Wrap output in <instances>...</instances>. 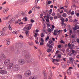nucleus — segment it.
Segmentation results:
<instances>
[{
    "mask_svg": "<svg viewBox=\"0 0 79 79\" xmlns=\"http://www.w3.org/2000/svg\"><path fill=\"white\" fill-rule=\"evenodd\" d=\"M19 37L20 38V39H23V35H20Z\"/></svg>",
    "mask_w": 79,
    "mask_h": 79,
    "instance_id": "33",
    "label": "nucleus"
},
{
    "mask_svg": "<svg viewBox=\"0 0 79 79\" xmlns=\"http://www.w3.org/2000/svg\"><path fill=\"white\" fill-rule=\"evenodd\" d=\"M35 32H36V33L38 32H39V30H38V29H36V31H35Z\"/></svg>",
    "mask_w": 79,
    "mask_h": 79,
    "instance_id": "64",
    "label": "nucleus"
},
{
    "mask_svg": "<svg viewBox=\"0 0 79 79\" xmlns=\"http://www.w3.org/2000/svg\"><path fill=\"white\" fill-rule=\"evenodd\" d=\"M0 73L2 74H6L7 73V72L6 70H2L0 71Z\"/></svg>",
    "mask_w": 79,
    "mask_h": 79,
    "instance_id": "8",
    "label": "nucleus"
},
{
    "mask_svg": "<svg viewBox=\"0 0 79 79\" xmlns=\"http://www.w3.org/2000/svg\"><path fill=\"white\" fill-rule=\"evenodd\" d=\"M6 29H7V27H5L4 28H3L2 31V33H3L4 34H5V32L6 31Z\"/></svg>",
    "mask_w": 79,
    "mask_h": 79,
    "instance_id": "10",
    "label": "nucleus"
},
{
    "mask_svg": "<svg viewBox=\"0 0 79 79\" xmlns=\"http://www.w3.org/2000/svg\"><path fill=\"white\" fill-rule=\"evenodd\" d=\"M35 77H34L33 76H31L29 77V79H35Z\"/></svg>",
    "mask_w": 79,
    "mask_h": 79,
    "instance_id": "19",
    "label": "nucleus"
},
{
    "mask_svg": "<svg viewBox=\"0 0 79 79\" xmlns=\"http://www.w3.org/2000/svg\"><path fill=\"white\" fill-rule=\"evenodd\" d=\"M19 62L20 64L22 65L25 63V60L24 59H20Z\"/></svg>",
    "mask_w": 79,
    "mask_h": 79,
    "instance_id": "6",
    "label": "nucleus"
},
{
    "mask_svg": "<svg viewBox=\"0 0 79 79\" xmlns=\"http://www.w3.org/2000/svg\"><path fill=\"white\" fill-rule=\"evenodd\" d=\"M35 42L36 44H39V42L38 41H37V40H36L35 41Z\"/></svg>",
    "mask_w": 79,
    "mask_h": 79,
    "instance_id": "54",
    "label": "nucleus"
},
{
    "mask_svg": "<svg viewBox=\"0 0 79 79\" xmlns=\"http://www.w3.org/2000/svg\"><path fill=\"white\" fill-rule=\"evenodd\" d=\"M21 19H19L17 21V23L19 24V22H21Z\"/></svg>",
    "mask_w": 79,
    "mask_h": 79,
    "instance_id": "27",
    "label": "nucleus"
},
{
    "mask_svg": "<svg viewBox=\"0 0 79 79\" xmlns=\"http://www.w3.org/2000/svg\"><path fill=\"white\" fill-rule=\"evenodd\" d=\"M69 60H70V63L71 64H73V62L74 61V59L72 58V57H69Z\"/></svg>",
    "mask_w": 79,
    "mask_h": 79,
    "instance_id": "7",
    "label": "nucleus"
},
{
    "mask_svg": "<svg viewBox=\"0 0 79 79\" xmlns=\"http://www.w3.org/2000/svg\"><path fill=\"white\" fill-rule=\"evenodd\" d=\"M41 37H44V34L43 33H41L40 34Z\"/></svg>",
    "mask_w": 79,
    "mask_h": 79,
    "instance_id": "30",
    "label": "nucleus"
},
{
    "mask_svg": "<svg viewBox=\"0 0 79 79\" xmlns=\"http://www.w3.org/2000/svg\"><path fill=\"white\" fill-rule=\"evenodd\" d=\"M44 43H43V42H41L40 43V45H44Z\"/></svg>",
    "mask_w": 79,
    "mask_h": 79,
    "instance_id": "49",
    "label": "nucleus"
},
{
    "mask_svg": "<svg viewBox=\"0 0 79 79\" xmlns=\"http://www.w3.org/2000/svg\"><path fill=\"white\" fill-rule=\"evenodd\" d=\"M27 27H26V26H25L24 27V28L23 29V31H27Z\"/></svg>",
    "mask_w": 79,
    "mask_h": 79,
    "instance_id": "23",
    "label": "nucleus"
},
{
    "mask_svg": "<svg viewBox=\"0 0 79 79\" xmlns=\"http://www.w3.org/2000/svg\"><path fill=\"white\" fill-rule=\"evenodd\" d=\"M32 13V11L30 10L28 12V14H31Z\"/></svg>",
    "mask_w": 79,
    "mask_h": 79,
    "instance_id": "61",
    "label": "nucleus"
},
{
    "mask_svg": "<svg viewBox=\"0 0 79 79\" xmlns=\"http://www.w3.org/2000/svg\"><path fill=\"white\" fill-rule=\"evenodd\" d=\"M50 19L51 20H53V17H50Z\"/></svg>",
    "mask_w": 79,
    "mask_h": 79,
    "instance_id": "42",
    "label": "nucleus"
},
{
    "mask_svg": "<svg viewBox=\"0 0 79 79\" xmlns=\"http://www.w3.org/2000/svg\"><path fill=\"white\" fill-rule=\"evenodd\" d=\"M49 14H50V15H51V13H52V9H50V10L49 11Z\"/></svg>",
    "mask_w": 79,
    "mask_h": 79,
    "instance_id": "24",
    "label": "nucleus"
},
{
    "mask_svg": "<svg viewBox=\"0 0 79 79\" xmlns=\"http://www.w3.org/2000/svg\"><path fill=\"white\" fill-rule=\"evenodd\" d=\"M73 69V67H70L69 68V69Z\"/></svg>",
    "mask_w": 79,
    "mask_h": 79,
    "instance_id": "56",
    "label": "nucleus"
},
{
    "mask_svg": "<svg viewBox=\"0 0 79 79\" xmlns=\"http://www.w3.org/2000/svg\"><path fill=\"white\" fill-rule=\"evenodd\" d=\"M72 52L73 53H75V51L74 50H73V49H72Z\"/></svg>",
    "mask_w": 79,
    "mask_h": 79,
    "instance_id": "45",
    "label": "nucleus"
},
{
    "mask_svg": "<svg viewBox=\"0 0 79 79\" xmlns=\"http://www.w3.org/2000/svg\"><path fill=\"white\" fill-rule=\"evenodd\" d=\"M22 53L25 58H26V59H29V58H30V56L27 51H24V52H22Z\"/></svg>",
    "mask_w": 79,
    "mask_h": 79,
    "instance_id": "2",
    "label": "nucleus"
},
{
    "mask_svg": "<svg viewBox=\"0 0 79 79\" xmlns=\"http://www.w3.org/2000/svg\"><path fill=\"white\" fill-rule=\"evenodd\" d=\"M5 4H6V1H5L4 2H3V3H2V5H5Z\"/></svg>",
    "mask_w": 79,
    "mask_h": 79,
    "instance_id": "63",
    "label": "nucleus"
},
{
    "mask_svg": "<svg viewBox=\"0 0 79 79\" xmlns=\"http://www.w3.org/2000/svg\"><path fill=\"white\" fill-rule=\"evenodd\" d=\"M58 57L59 58H61V55H59L58 56Z\"/></svg>",
    "mask_w": 79,
    "mask_h": 79,
    "instance_id": "53",
    "label": "nucleus"
},
{
    "mask_svg": "<svg viewBox=\"0 0 79 79\" xmlns=\"http://www.w3.org/2000/svg\"><path fill=\"white\" fill-rule=\"evenodd\" d=\"M58 47L59 48H61V45H58Z\"/></svg>",
    "mask_w": 79,
    "mask_h": 79,
    "instance_id": "48",
    "label": "nucleus"
},
{
    "mask_svg": "<svg viewBox=\"0 0 79 79\" xmlns=\"http://www.w3.org/2000/svg\"><path fill=\"white\" fill-rule=\"evenodd\" d=\"M8 28L9 29H10V30H11V26H10V25H9V26H8Z\"/></svg>",
    "mask_w": 79,
    "mask_h": 79,
    "instance_id": "35",
    "label": "nucleus"
},
{
    "mask_svg": "<svg viewBox=\"0 0 79 79\" xmlns=\"http://www.w3.org/2000/svg\"><path fill=\"white\" fill-rule=\"evenodd\" d=\"M61 21L62 22H64V18L62 19H61Z\"/></svg>",
    "mask_w": 79,
    "mask_h": 79,
    "instance_id": "40",
    "label": "nucleus"
},
{
    "mask_svg": "<svg viewBox=\"0 0 79 79\" xmlns=\"http://www.w3.org/2000/svg\"><path fill=\"white\" fill-rule=\"evenodd\" d=\"M5 35V34L3 33V32L2 31L1 32H0V36L1 35Z\"/></svg>",
    "mask_w": 79,
    "mask_h": 79,
    "instance_id": "17",
    "label": "nucleus"
},
{
    "mask_svg": "<svg viewBox=\"0 0 79 79\" xmlns=\"http://www.w3.org/2000/svg\"><path fill=\"white\" fill-rule=\"evenodd\" d=\"M15 21V19L13 18L11 20H10L9 21V22L10 23H13L14 21Z\"/></svg>",
    "mask_w": 79,
    "mask_h": 79,
    "instance_id": "16",
    "label": "nucleus"
},
{
    "mask_svg": "<svg viewBox=\"0 0 79 79\" xmlns=\"http://www.w3.org/2000/svg\"><path fill=\"white\" fill-rule=\"evenodd\" d=\"M41 42H44V39H43V38H42L41 39Z\"/></svg>",
    "mask_w": 79,
    "mask_h": 79,
    "instance_id": "55",
    "label": "nucleus"
},
{
    "mask_svg": "<svg viewBox=\"0 0 79 79\" xmlns=\"http://www.w3.org/2000/svg\"><path fill=\"white\" fill-rule=\"evenodd\" d=\"M68 4H69V3H68V2H66L65 4V5H67V6H68Z\"/></svg>",
    "mask_w": 79,
    "mask_h": 79,
    "instance_id": "51",
    "label": "nucleus"
},
{
    "mask_svg": "<svg viewBox=\"0 0 79 79\" xmlns=\"http://www.w3.org/2000/svg\"><path fill=\"white\" fill-rule=\"evenodd\" d=\"M71 37H72V38H74V37H75V35H73L71 36Z\"/></svg>",
    "mask_w": 79,
    "mask_h": 79,
    "instance_id": "50",
    "label": "nucleus"
},
{
    "mask_svg": "<svg viewBox=\"0 0 79 79\" xmlns=\"http://www.w3.org/2000/svg\"><path fill=\"white\" fill-rule=\"evenodd\" d=\"M67 73L69 75H71V70L68 69L67 71Z\"/></svg>",
    "mask_w": 79,
    "mask_h": 79,
    "instance_id": "13",
    "label": "nucleus"
},
{
    "mask_svg": "<svg viewBox=\"0 0 79 79\" xmlns=\"http://www.w3.org/2000/svg\"><path fill=\"white\" fill-rule=\"evenodd\" d=\"M61 65L62 66V68H66V64H61Z\"/></svg>",
    "mask_w": 79,
    "mask_h": 79,
    "instance_id": "22",
    "label": "nucleus"
},
{
    "mask_svg": "<svg viewBox=\"0 0 79 79\" xmlns=\"http://www.w3.org/2000/svg\"><path fill=\"white\" fill-rule=\"evenodd\" d=\"M25 21H27V17H25Z\"/></svg>",
    "mask_w": 79,
    "mask_h": 79,
    "instance_id": "46",
    "label": "nucleus"
},
{
    "mask_svg": "<svg viewBox=\"0 0 79 79\" xmlns=\"http://www.w3.org/2000/svg\"><path fill=\"white\" fill-rule=\"evenodd\" d=\"M54 19H58V17H57V16H54Z\"/></svg>",
    "mask_w": 79,
    "mask_h": 79,
    "instance_id": "37",
    "label": "nucleus"
},
{
    "mask_svg": "<svg viewBox=\"0 0 79 79\" xmlns=\"http://www.w3.org/2000/svg\"><path fill=\"white\" fill-rule=\"evenodd\" d=\"M77 20L76 19H74L73 20V23H75V22H77Z\"/></svg>",
    "mask_w": 79,
    "mask_h": 79,
    "instance_id": "58",
    "label": "nucleus"
},
{
    "mask_svg": "<svg viewBox=\"0 0 79 79\" xmlns=\"http://www.w3.org/2000/svg\"><path fill=\"white\" fill-rule=\"evenodd\" d=\"M37 34L35 33L34 35L35 37H36L37 36Z\"/></svg>",
    "mask_w": 79,
    "mask_h": 79,
    "instance_id": "52",
    "label": "nucleus"
},
{
    "mask_svg": "<svg viewBox=\"0 0 79 79\" xmlns=\"http://www.w3.org/2000/svg\"><path fill=\"white\" fill-rule=\"evenodd\" d=\"M48 32H52V30L51 29H50V28H49L48 29Z\"/></svg>",
    "mask_w": 79,
    "mask_h": 79,
    "instance_id": "36",
    "label": "nucleus"
},
{
    "mask_svg": "<svg viewBox=\"0 0 79 79\" xmlns=\"http://www.w3.org/2000/svg\"><path fill=\"white\" fill-rule=\"evenodd\" d=\"M77 16H79V13H77L76 14Z\"/></svg>",
    "mask_w": 79,
    "mask_h": 79,
    "instance_id": "62",
    "label": "nucleus"
},
{
    "mask_svg": "<svg viewBox=\"0 0 79 79\" xmlns=\"http://www.w3.org/2000/svg\"><path fill=\"white\" fill-rule=\"evenodd\" d=\"M9 10V9L7 8L6 9H4L3 10L4 13L5 14H6L7 12Z\"/></svg>",
    "mask_w": 79,
    "mask_h": 79,
    "instance_id": "12",
    "label": "nucleus"
},
{
    "mask_svg": "<svg viewBox=\"0 0 79 79\" xmlns=\"http://www.w3.org/2000/svg\"><path fill=\"white\" fill-rule=\"evenodd\" d=\"M49 19H47L46 21H47V22H49V23H50V21H49Z\"/></svg>",
    "mask_w": 79,
    "mask_h": 79,
    "instance_id": "41",
    "label": "nucleus"
},
{
    "mask_svg": "<svg viewBox=\"0 0 79 79\" xmlns=\"http://www.w3.org/2000/svg\"><path fill=\"white\" fill-rule=\"evenodd\" d=\"M4 51H5V52H8V48H5L4 49Z\"/></svg>",
    "mask_w": 79,
    "mask_h": 79,
    "instance_id": "31",
    "label": "nucleus"
},
{
    "mask_svg": "<svg viewBox=\"0 0 79 79\" xmlns=\"http://www.w3.org/2000/svg\"><path fill=\"white\" fill-rule=\"evenodd\" d=\"M10 16V15H9L8 17H5L4 18V19H6H6H8V18H9V17Z\"/></svg>",
    "mask_w": 79,
    "mask_h": 79,
    "instance_id": "28",
    "label": "nucleus"
},
{
    "mask_svg": "<svg viewBox=\"0 0 79 79\" xmlns=\"http://www.w3.org/2000/svg\"><path fill=\"white\" fill-rule=\"evenodd\" d=\"M59 52V51L57 50L56 52V54H58Z\"/></svg>",
    "mask_w": 79,
    "mask_h": 79,
    "instance_id": "60",
    "label": "nucleus"
},
{
    "mask_svg": "<svg viewBox=\"0 0 79 79\" xmlns=\"http://www.w3.org/2000/svg\"><path fill=\"white\" fill-rule=\"evenodd\" d=\"M62 16L63 17H64L65 18V17H66V13H64L63 14Z\"/></svg>",
    "mask_w": 79,
    "mask_h": 79,
    "instance_id": "26",
    "label": "nucleus"
},
{
    "mask_svg": "<svg viewBox=\"0 0 79 79\" xmlns=\"http://www.w3.org/2000/svg\"><path fill=\"white\" fill-rule=\"evenodd\" d=\"M1 58H4V59H5V56L4 54H2L1 55Z\"/></svg>",
    "mask_w": 79,
    "mask_h": 79,
    "instance_id": "15",
    "label": "nucleus"
},
{
    "mask_svg": "<svg viewBox=\"0 0 79 79\" xmlns=\"http://www.w3.org/2000/svg\"><path fill=\"white\" fill-rule=\"evenodd\" d=\"M60 43H61V44H64V41H63V40H61L60 41Z\"/></svg>",
    "mask_w": 79,
    "mask_h": 79,
    "instance_id": "47",
    "label": "nucleus"
},
{
    "mask_svg": "<svg viewBox=\"0 0 79 79\" xmlns=\"http://www.w3.org/2000/svg\"><path fill=\"white\" fill-rule=\"evenodd\" d=\"M46 18H47V19H50V16L47 15V16H46Z\"/></svg>",
    "mask_w": 79,
    "mask_h": 79,
    "instance_id": "43",
    "label": "nucleus"
},
{
    "mask_svg": "<svg viewBox=\"0 0 79 79\" xmlns=\"http://www.w3.org/2000/svg\"><path fill=\"white\" fill-rule=\"evenodd\" d=\"M53 35H57V32L56 30H55L54 31Z\"/></svg>",
    "mask_w": 79,
    "mask_h": 79,
    "instance_id": "14",
    "label": "nucleus"
},
{
    "mask_svg": "<svg viewBox=\"0 0 79 79\" xmlns=\"http://www.w3.org/2000/svg\"><path fill=\"white\" fill-rule=\"evenodd\" d=\"M18 77L19 79H23V76H22V75L18 74Z\"/></svg>",
    "mask_w": 79,
    "mask_h": 79,
    "instance_id": "11",
    "label": "nucleus"
},
{
    "mask_svg": "<svg viewBox=\"0 0 79 79\" xmlns=\"http://www.w3.org/2000/svg\"><path fill=\"white\" fill-rule=\"evenodd\" d=\"M48 43L49 44V45H48V47L49 48H52V45H54V44H53V42H52V40L49 41Z\"/></svg>",
    "mask_w": 79,
    "mask_h": 79,
    "instance_id": "5",
    "label": "nucleus"
},
{
    "mask_svg": "<svg viewBox=\"0 0 79 79\" xmlns=\"http://www.w3.org/2000/svg\"><path fill=\"white\" fill-rule=\"evenodd\" d=\"M58 61L59 60L57 59H53V60L52 61V62H55V61H57V62H58Z\"/></svg>",
    "mask_w": 79,
    "mask_h": 79,
    "instance_id": "21",
    "label": "nucleus"
},
{
    "mask_svg": "<svg viewBox=\"0 0 79 79\" xmlns=\"http://www.w3.org/2000/svg\"><path fill=\"white\" fill-rule=\"evenodd\" d=\"M12 70L15 71H18L19 70V66H18V64L14 65L12 68Z\"/></svg>",
    "mask_w": 79,
    "mask_h": 79,
    "instance_id": "3",
    "label": "nucleus"
},
{
    "mask_svg": "<svg viewBox=\"0 0 79 79\" xmlns=\"http://www.w3.org/2000/svg\"><path fill=\"white\" fill-rule=\"evenodd\" d=\"M50 38V37L48 36L47 38H46V40H48V39H49Z\"/></svg>",
    "mask_w": 79,
    "mask_h": 79,
    "instance_id": "39",
    "label": "nucleus"
},
{
    "mask_svg": "<svg viewBox=\"0 0 79 79\" xmlns=\"http://www.w3.org/2000/svg\"><path fill=\"white\" fill-rule=\"evenodd\" d=\"M61 31V30H58L57 31V30H56V32L57 34H60V31Z\"/></svg>",
    "mask_w": 79,
    "mask_h": 79,
    "instance_id": "20",
    "label": "nucleus"
},
{
    "mask_svg": "<svg viewBox=\"0 0 79 79\" xmlns=\"http://www.w3.org/2000/svg\"><path fill=\"white\" fill-rule=\"evenodd\" d=\"M52 2L51 1H48V2L47 3V4L49 5L50 4V3H52Z\"/></svg>",
    "mask_w": 79,
    "mask_h": 79,
    "instance_id": "25",
    "label": "nucleus"
},
{
    "mask_svg": "<svg viewBox=\"0 0 79 79\" xmlns=\"http://www.w3.org/2000/svg\"><path fill=\"white\" fill-rule=\"evenodd\" d=\"M13 34H17V31H15L12 32Z\"/></svg>",
    "mask_w": 79,
    "mask_h": 79,
    "instance_id": "32",
    "label": "nucleus"
},
{
    "mask_svg": "<svg viewBox=\"0 0 79 79\" xmlns=\"http://www.w3.org/2000/svg\"><path fill=\"white\" fill-rule=\"evenodd\" d=\"M73 47H74V44H72L71 45V47L70 48V49H73Z\"/></svg>",
    "mask_w": 79,
    "mask_h": 79,
    "instance_id": "29",
    "label": "nucleus"
},
{
    "mask_svg": "<svg viewBox=\"0 0 79 79\" xmlns=\"http://www.w3.org/2000/svg\"><path fill=\"white\" fill-rule=\"evenodd\" d=\"M25 76L26 77H29L31 75V72L30 71H27L24 73Z\"/></svg>",
    "mask_w": 79,
    "mask_h": 79,
    "instance_id": "4",
    "label": "nucleus"
},
{
    "mask_svg": "<svg viewBox=\"0 0 79 79\" xmlns=\"http://www.w3.org/2000/svg\"><path fill=\"white\" fill-rule=\"evenodd\" d=\"M43 73L44 75V79H47V77L46 76V74H45L46 73V71L45 70H44L43 71Z\"/></svg>",
    "mask_w": 79,
    "mask_h": 79,
    "instance_id": "9",
    "label": "nucleus"
},
{
    "mask_svg": "<svg viewBox=\"0 0 79 79\" xmlns=\"http://www.w3.org/2000/svg\"><path fill=\"white\" fill-rule=\"evenodd\" d=\"M4 64L5 65H6V66H8V65L7 68L8 69H10L11 68V67L13 66V63H10V60L8 59L6 60L4 62Z\"/></svg>",
    "mask_w": 79,
    "mask_h": 79,
    "instance_id": "1",
    "label": "nucleus"
},
{
    "mask_svg": "<svg viewBox=\"0 0 79 79\" xmlns=\"http://www.w3.org/2000/svg\"><path fill=\"white\" fill-rule=\"evenodd\" d=\"M7 42L6 43V44L7 45H10V41H8L7 40H6Z\"/></svg>",
    "mask_w": 79,
    "mask_h": 79,
    "instance_id": "18",
    "label": "nucleus"
},
{
    "mask_svg": "<svg viewBox=\"0 0 79 79\" xmlns=\"http://www.w3.org/2000/svg\"><path fill=\"white\" fill-rule=\"evenodd\" d=\"M52 16H55V13L53 12L52 14Z\"/></svg>",
    "mask_w": 79,
    "mask_h": 79,
    "instance_id": "59",
    "label": "nucleus"
},
{
    "mask_svg": "<svg viewBox=\"0 0 79 79\" xmlns=\"http://www.w3.org/2000/svg\"><path fill=\"white\" fill-rule=\"evenodd\" d=\"M27 30H30L31 29V27L29 26L27 27Z\"/></svg>",
    "mask_w": 79,
    "mask_h": 79,
    "instance_id": "34",
    "label": "nucleus"
},
{
    "mask_svg": "<svg viewBox=\"0 0 79 79\" xmlns=\"http://www.w3.org/2000/svg\"><path fill=\"white\" fill-rule=\"evenodd\" d=\"M38 3V1H37V0H36L35 1V4H37Z\"/></svg>",
    "mask_w": 79,
    "mask_h": 79,
    "instance_id": "57",
    "label": "nucleus"
},
{
    "mask_svg": "<svg viewBox=\"0 0 79 79\" xmlns=\"http://www.w3.org/2000/svg\"><path fill=\"white\" fill-rule=\"evenodd\" d=\"M71 14L72 15H74V11H72V12H71Z\"/></svg>",
    "mask_w": 79,
    "mask_h": 79,
    "instance_id": "44",
    "label": "nucleus"
},
{
    "mask_svg": "<svg viewBox=\"0 0 79 79\" xmlns=\"http://www.w3.org/2000/svg\"><path fill=\"white\" fill-rule=\"evenodd\" d=\"M31 22L32 23H33L35 21H34V20L31 19Z\"/></svg>",
    "mask_w": 79,
    "mask_h": 79,
    "instance_id": "38",
    "label": "nucleus"
}]
</instances>
